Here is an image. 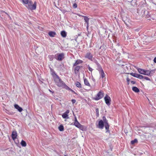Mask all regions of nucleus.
Here are the masks:
<instances>
[{"label":"nucleus","instance_id":"72a5a7b5","mask_svg":"<svg viewBox=\"0 0 156 156\" xmlns=\"http://www.w3.org/2000/svg\"><path fill=\"white\" fill-rule=\"evenodd\" d=\"M73 6L74 8H76L77 7V5L76 3H75L73 4Z\"/></svg>","mask_w":156,"mask_h":156},{"label":"nucleus","instance_id":"dca6fc26","mask_svg":"<svg viewBox=\"0 0 156 156\" xmlns=\"http://www.w3.org/2000/svg\"><path fill=\"white\" fill-rule=\"evenodd\" d=\"M132 89L133 91L136 93H138L140 91L139 89L136 87H133Z\"/></svg>","mask_w":156,"mask_h":156},{"label":"nucleus","instance_id":"79ce46f5","mask_svg":"<svg viewBox=\"0 0 156 156\" xmlns=\"http://www.w3.org/2000/svg\"><path fill=\"white\" fill-rule=\"evenodd\" d=\"M97 114V117H98L99 115V113H96Z\"/></svg>","mask_w":156,"mask_h":156},{"label":"nucleus","instance_id":"423d86ee","mask_svg":"<svg viewBox=\"0 0 156 156\" xmlns=\"http://www.w3.org/2000/svg\"><path fill=\"white\" fill-rule=\"evenodd\" d=\"M104 100L106 104L108 106L111 104V98L108 95L106 94L104 98Z\"/></svg>","mask_w":156,"mask_h":156},{"label":"nucleus","instance_id":"7ed1b4c3","mask_svg":"<svg viewBox=\"0 0 156 156\" xmlns=\"http://www.w3.org/2000/svg\"><path fill=\"white\" fill-rule=\"evenodd\" d=\"M103 121L105 124V129H106V133H110V130H109V125L108 124V120H107L105 116H103L102 118Z\"/></svg>","mask_w":156,"mask_h":156},{"label":"nucleus","instance_id":"e433bc0d","mask_svg":"<svg viewBox=\"0 0 156 156\" xmlns=\"http://www.w3.org/2000/svg\"><path fill=\"white\" fill-rule=\"evenodd\" d=\"M75 122L74 123L77 122H78L77 120V118L76 116L74 117Z\"/></svg>","mask_w":156,"mask_h":156},{"label":"nucleus","instance_id":"f257e3e1","mask_svg":"<svg viewBox=\"0 0 156 156\" xmlns=\"http://www.w3.org/2000/svg\"><path fill=\"white\" fill-rule=\"evenodd\" d=\"M52 74L55 83L58 87H62L65 85V84L61 80L55 72H53Z\"/></svg>","mask_w":156,"mask_h":156},{"label":"nucleus","instance_id":"a211bd4d","mask_svg":"<svg viewBox=\"0 0 156 156\" xmlns=\"http://www.w3.org/2000/svg\"><path fill=\"white\" fill-rule=\"evenodd\" d=\"M84 84H85V85L88 86H90V85L88 80H87V79L86 78L84 79Z\"/></svg>","mask_w":156,"mask_h":156},{"label":"nucleus","instance_id":"20e7f679","mask_svg":"<svg viewBox=\"0 0 156 156\" xmlns=\"http://www.w3.org/2000/svg\"><path fill=\"white\" fill-rule=\"evenodd\" d=\"M104 93L100 91L94 98V99L95 100H98L102 98L104 96Z\"/></svg>","mask_w":156,"mask_h":156},{"label":"nucleus","instance_id":"412c9836","mask_svg":"<svg viewBox=\"0 0 156 156\" xmlns=\"http://www.w3.org/2000/svg\"><path fill=\"white\" fill-rule=\"evenodd\" d=\"M97 66V69L98 70L99 72L101 71L103 69H102V67H101V65L99 64Z\"/></svg>","mask_w":156,"mask_h":156},{"label":"nucleus","instance_id":"6e6552de","mask_svg":"<svg viewBox=\"0 0 156 156\" xmlns=\"http://www.w3.org/2000/svg\"><path fill=\"white\" fill-rule=\"evenodd\" d=\"M85 58H88L90 60L93 61V55L90 52L87 53L85 56Z\"/></svg>","mask_w":156,"mask_h":156},{"label":"nucleus","instance_id":"ddd939ff","mask_svg":"<svg viewBox=\"0 0 156 156\" xmlns=\"http://www.w3.org/2000/svg\"><path fill=\"white\" fill-rule=\"evenodd\" d=\"M17 132L16 131H14L12 132V139L13 140H14L16 138L17 136Z\"/></svg>","mask_w":156,"mask_h":156},{"label":"nucleus","instance_id":"aec40b11","mask_svg":"<svg viewBox=\"0 0 156 156\" xmlns=\"http://www.w3.org/2000/svg\"><path fill=\"white\" fill-rule=\"evenodd\" d=\"M100 74L101 75V77L103 78L105 76V74L104 73L103 70H102L101 71L99 72Z\"/></svg>","mask_w":156,"mask_h":156},{"label":"nucleus","instance_id":"4be33fe9","mask_svg":"<svg viewBox=\"0 0 156 156\" xmlns=\"http://www.w3.org/2000/svg\"><path fill=\"white\" fill-rule=\"evenodd\" d=\"M62 116L64 119H68L69 118L68 115L65 113L62 114Z\"/></svg>","mask_w":156,"mask_h":156},{"label":"nucleus","instance_id":"a878e982","mask_svg":"<svg viewBox=\"0 0 156 156\" xmlns=\"http://www.w3.org/2000/svg\"><path fill=\"white\" fill-rule=\"evenodd\" d=\"M76 85L78 87L81 88L82 87L81 84L79 82H76Z\"/></svg>","mask_w":156,"mask_h":156},{"label":"nucleus","instance_id":"f3484780","mask_svg":"<svg viewBox=\"0 0 156 156\" xmlns=\"http://www.w3.org/2000/svg\"><path fill=\"white\" fill-rule=\"evenodd\" d=\"M61 34L62 36L63 37H65L67 35L66 32L64 30L62 31L61 32Z\"/></svg>","mask_w":156,"mask_h":156},{"label":"nucleus","instance_id":"2f4dec72","mask_svg":"<svg viewBox=\"0 0 156 156\" xmlns=\"http://www.w3.org/2000/svg\"><path fill=\"white\" fill-rule=\"evenodd\" d=\"M126 80L127 82V84L129 85V82L130 81V79L128 78V77H127L126 78Z\"/></svg>","mask_w":156,"mask_h":156},{"label":"nucleus","instance_id":"a19ab883","mask_svg":"<svg viewBox=\"0 0 156 156\" xmlns=\"http://www.w3.org/2000/svg\"><path fill=\"white\" fill-rule=\"evenodd\" d=\"M154 61L155 63H156V57H155L154 58Z\"/></svg>","mask_w":156,"mask_h":156},{"label":"nucleus","instance_id":"4c0bfd02","mask_svg":"<svg viewBox=\"0 0 156 156\" xmlns=\"http://www.w3.org/2000/svg\"><path fill=\"white\" fill-rule=\"evenodd\" d=\"M69 110H67L66 111V112H65V113L66 114H67L68 115V114L69 113Z\"/></svg>","mask_w":156,"mask_h":156},{"label":"nucleus","instance_id":"c756f323","mask_svg":"<svg viewBox=\"0 0 156 156\" xmlns=\"http://www.w3.org/2000/svg\"><path fill=\"white\" fill-rule=\"evenodd\" d=\"M137 78L141 79L144 78V76L138 74Z\"/></svg>","mask_w":156,"mask_h":156},{"label":"nucleus","instance_id":"c03bdc74","mask_svg":"<svg viewBox=\"0 0 156 156\" xmlns=\"http://www.w3.org/2000/svg\"><path fill=\"white\" fill-rule=\"evenodd\" d=\"M65 156H66V155H65Z\"/></svg>","mask_w":156,"mask_h":156},{"label":"nucleus","instance_id":"4468645a","mask_svg":"<svg viewBox=\"0 0 156 156\" xmlns=\"http://www.w3.org/2000/svg\"><path fill=\"white\" fill-rule=\"evenodd\" d=\"M14 106L15 108L17 109L19 112H20L22 111L23 110L22 108L20 107L18 105L15 104Z\"/></svg>","mask_w":156,"mask_h":156},{"label":"nucleus","instance_id":"58836bf2","mask_svg":"<svg viewBox=\"0 0 156 156\" xmlns=\"http://www.w3.org/2000/svg\"><path fill=\"white\" fill-rule=\"evenodd\" d=\"M96 113H99V109L97 108L96 109Z\"/></svg>","mask_w":156,"mask_h":156},{"label":"nucleus","instance_id":"c85d7f7f","mask_svg":"<svg viewBox=\"0 0 156 156\" xmlns=\"http://www.w3.org/2000/svg\"><path fill=\"white\" fill-rule=\"evenodd\" d=\"M137 142V140L136 139H135L131 141V144H134L135 143Z\"/></svg>","mask_w":156,"mask_h":156},{"label":"nucleus","instance_id":"9d476101","mask_svg":"<svg viewBox=\"0 0 156 156\" xmlns=\"http://www.w3.org/2000/svg\"><path fill=\"white\" fill-rule=\"evenodd\" d=\"M83 18L84 19V20L85 22L87 23V28H88V27H89V19L87 16H82Z\"/></svg>","mask_w":156,"mask_h":156},{"label":"nucleus","instance_id":"f704fd0d","mask_svg":"<svg viewBox=\"0 0 156 156\" xmlns=\"http://www.w3.org/2000/svg\"><path fill=\"white\" fill-rule=\"evenodd\" d=\"M71 101L72 102V103L73 104L75 103L76 102V100L74 99H72Z\"/></svg>","mask_w":156,"mask_h":156},{"label":"nucleus","instance_id":"9b49d317","mask_svg":"<svg viewBox=\"0 0 156 156\" xmlns=\"http://www.w3.org/2000/svg\"><path fill=\"white\" fill-rule=\"evenodd\" d=\"M83 62V61L80 59H78L76 60L73 64V67L77 66L78 65L82 63Z\"/></svg>","mask_w":156,"mask_h":156},{"label":"nucleus","instance_id":"b1692460","mask_svg":"<svg viewBox=\"0 0 156 156\" xmlns=\"http://www.w3.org/2000/svg\"><path fill=\"white\" fill-rule=\"evenodd\" d=\"M58 129L60 131H62L64 130V128L63 126L62 125H60L58 127Z\"/></svg>","mask_w":156,"mask_h":156},{"label":"nucleus","instance_id":"f8f14e48","mask_svg":"<svg viewBox=\"0 0 156 156\" xmlns=\"http://www.w3.org/2000/svg\"><path fill=\"white\" fill-rule=\"evenodd\" d=\"M75 67L74 68V73L75 74H77L79 72V69L81 68V67H82V66H75Z\"/></svg>","mask_w":156,"mask_h":156},{"label":"nucleus","instance_id":"473e14b6","mask_svg":"<svg viewBox=\"0 0 156 156\" xmlns=\"http://www.w3.org/2000/svg\"><path fill=\"white\" fill-rule=\"evenodd\" d=\"M88 70L90 72H92V70H93V69L91 68L90 67V66H89V65L88 66Z\"/></svg>","mask_w":156,"mask_h":156},{"label":"nucleus","instance_id":"1a4fd4ad","mask_svg":"<svg viewBox=\"0 0 156 156\" xmlns=\"http://www.w3.org/2000/svg\"><path fill=\"white\" fill-rule=\"evenodd\" d=\"M74 125L77 127L83 130V126L81 125L79 122L74 123Z\"/></svg>","mask_w":156,"mask_h":156},{"label":"nucleus","instance_id":"ea45409f","mask_svg":"<svg viewBox=\"0 0 156 156\" xmlns=\"http://www.w3.org/2000/svg\"><path fill=\"white\" fill-rule=\"evenodd\" d=\"M131 83L133 84H134L136 83V82L135 81H131Z\"/></svg>","mask_w":156,"mask_h":156},{"label":"nucleus","instance_id":"0eeeda50","mask_svg":"<svg viewBox=\"0 0 156 156\" xmlns=\"http://www.w3.org/2000/svg\"><path fill=\"white\" fill-rule=\"evenodd\" d=\"M104 123L102 120H100L98 122L97 127L100 129H103L104 127Z\"/></svg>","mask_w":156,"mask_h":156},{"label":"nucleus","instance_id":"39448f33","mask_svg":"<svg viewBox=\"0 0 156 156\" xmlns=\"http://www.w3.org/2000/svg\"><path fill=\"white\" fill-rule=\"evenodd\" d=\"M55 58L57 60L62 61L64 58V54L63 53L57 54L55 55Z\"/></svg>","mask_w":156,"mask_h":156},{"label":"nucleus","instance_id":"7c9ffc66","mask_svg":"<svg viewBox=\"0 0 156 156\" xmlns=\"http://www.w3.org/2000/svg\"><path fill=\"white\" fill-rule=\"evenodd\" d=\"M144 79L147 80H150V79L147 77V76H144Z\"/></svg>","mask_w":156,"mask_h":156},{"label":"nucleus","instance_id":"cd10ccee","mask_svg":"<svg viewBox=\"0 0 156 156\" xmlns=\"http://www.w3.org/2000/svg\"><path fill=\"white\" fill-rule=\"evenodd\" d=\"M48 58L49 60L51 61H52L53 60L54 56L53 55H48Z\"/></svg>","mask_w":156,"mask_h":156},{"label":"nucleus","instance_id":"5701e85b","mask_svg":"<svg viewBox=\"0 0 156 156\" xmlns=\"http://www.w3.org/2000/svg\"><path fill=\"white\" fill-rule=\"evenodd\" d=\"M151 71L149 70H145L144 75L149 76L150 75Z\"/></svg>","mask_w":156,"mask_h":156},{"label":"nucleus","instance_id":"6ab92c4d","mask_svg":"<svg viewBox=\"0 0 156 156\" xmlns=\"http://www.w3.org/2000/svg\"><path fill=\"white\" fill-rule=\"evenodd\" d=\"M145 70L144 69H138V72L144 75V73L145 72Z\"/></svg>","mask_w":156,"mask_h":156},{"label":"nucleus","instance_id":"bb28decb","mask_svg":"<svg viewBox=\"0 0 156 156\" xmlns=\"http://www.w3.org/2000/svg\"><path fill=\"white\" fill-rule=\"evenodd\" d=\"M138 74H138L137 73H130V75H132V76H133V77H136L137 78Z\"/></svg>","mask_w":156,"mask_h":156},{"label":"nucleus","instance_id":"c9c22d12","mask_svg":"<svg viewBox=\"0 0 156 156\" xmlns=\"http://www.w3.org/2000/svg\"><path fill=\"white\" fill-rule=\"evenodd\" d=\"M94 62L96 64V65H98L99 64V63L98 62V61L96 60H94Z\"/></svg>","mask_w":156,"mask_h":156},{"label":"nucleus","instance_id":"393cba45","mask_svg":"<svg viewBox=\"0 0 156 156\" xmlns=\"http://www.w3.org/2000/svg\"><path fill=\"white\" fill-rule=\"evenodd\" d=\"M21 144L23 147H25L27 145L26 142L23 140H22L21 142Z\"/></svg>","mask_w":156,"mask_h":156},{"label":"nucleus","instance_id":"37998d69","mask_svg":"<svg viewBox=\"0 0 156 156\" xmlns=\"http://www.w3.org/2000/svg\"><path fill=\"white\" fill-rule=\"evenodd\" d=\"M49 90L50 92H51L52 93H54L53 92H52V91L51 90H50V89Z\"/></svg>","mask_w":156,"mask_h":156},{"label":"nucleus","instance_id":"f03ea898","mask_svg":"<svg viewBox=\"0 0 156 156\" xmlns=\"http://www.w3.org/2000/svg\"><path fill=\"white\" fill-rule=\"evenodd\" d=\"M23 3L25 4H27V7L31 10H34L36 9V3L35 2L34 4L32 5V3L31 1L29 0H22Z\"/></svg>","mask_w":156,"mask_h":156},{"label":"nucleus","instance_id":"2eb2a0df","mask_svg":"<svg viewBox=\"0 0 156 156\" xmlns=\"http://www.w3.org/2000/svg\"><path fill=\"white\" fill-rule=\"evenodd\" d=\"M48 34L51 37H53L56 35V33L55 32L50 31L48 33Z\"/></svg>","mask_w":156,"mask_h":156}]
</instances>
